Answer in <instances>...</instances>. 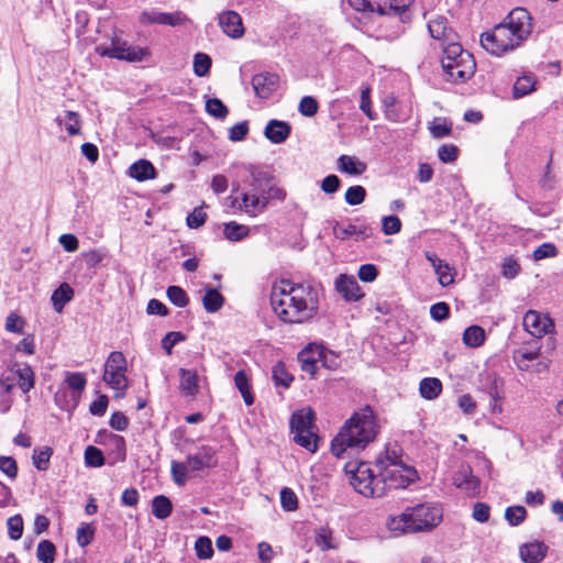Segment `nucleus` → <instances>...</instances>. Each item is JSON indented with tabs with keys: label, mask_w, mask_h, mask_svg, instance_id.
I'll return each mask as SVG.
<instances>
[{
	"label": "nucleus",
	"mask_w": 563,
	"mask_h": 563,
	"mask_svg": "<svg viewBox=\"0 0 563 563\" xmlns=\"http://www.w3.org/2000/svg\"><path fill=\"white\" fill-rule=\"evenodd\" d=\"M217 463L216 450L212 446L202 445L196 452L188 454L185 462L173 461L170 474L178 486H184L191 474L212 468Z\"/></svg>",
	"instance_id": "nucleus-6"
},
{
	"label": "nucleus",
	"mask_w": 563,
	"mask_h": 563,
	"mask_svg": "<svg viewBox=\"0 0 563 563\" xmlns=\"http://www.w3.org/2000/svg\"><path fill=\"white\" fill-rule=\"evenodd\" d=\"M526 508L523 506H511L505 511V518L512 527L519 526L526 519Z\"/></svg>",
	"instance_id": "nucleus-51"
},
{
	"label": "nucleus",
	"mask_w": 563,
	"mask_h": 563,
	"mask_svg": "<svg viewBox=\"0 0 563 563\" xmlns=\"http://www.w3.org/2000/svg\"><path fill=\"white\" fill-rule=\"evenodd\" d=\"M419 391L422 398L433 400L441 394L442 383L434 377L423 378L419 384Z\"/></svg>",
	"instance_id": "nucleus-31"
},
{
	"label": "nucleus",
	"mask_w": 563,
	"mask_h": 563,
	"mask_svg": "<svg viewBox=\"0 0 563 563\" xmlns=\"http://www.w3.org/2000/svg\"><path fill=\"white\" fill-rule=\"evenodd\" d=\"M0 471L4 473L10 479H15L18 476V464L11 456H0Z\"/></svg>",
	"instance_id": "nucleus-61"
},
{
	"label": "nucleus",
	"mask_w": 563,
	"mask_h": 563,
	"mask_svg": "<svg viewBox=\"0 0 563 563\" xmlns=\"http://www.w3.org/2000/svg\"><path fill=\"white\" fill-rule=\"evenodd\" d=\"M11 372L14 378H18V386L23 394H27L35 385V375L32 367L27 364L19 366L14 364Z\"/></svg>",
	"instance_id": "nucleus-26"
},
{
	"label": "nucleus",
	"mask_w": 563,
	"mask_h": 563,
	"mask_svg": "<svg viewBox=\"0 0 563 563\" xmlns=\"http://www.w3.org/2000/svg\"><path fill=\"white\" fill-rule=\"evenodd\" d=\"M223 234L229 241L238 242L250 234V228L232 221L224 224Z\"/></svg>",
	"instance_id": "nucleus-37"
},
{
	"label": "nucleus",
	"mask_w": 563,
	"mask_h": 563,
	"mask_svg": "<svg viewBox=\"0 0 563 563\" xmlns=\"http://www.w3.org/2000/svg\"><path fill=\"white\" fill-rule=\"evenodd\" d=\"M223 302L224 298L217 289H206V294L202 297V305L208 312H217L222 308Z\"/></svg>",
	"instance_id": "nucleus-36"
},
{
	"label": "nucleus",
	"mask_w": 563,
	"mask_h": 563,
	"mask_svg": "<svg viewBox=\"0 0 563 563\" xmlns=\"http://www.w3.org/2000/svg\"><path fill=\"white\" fill-rule=\"evenodd\" d=\"M335 288L346 301H357L364 296L353 276L340 275L335 280Z\"/></svg>",
	"instance_id": "nucleus-20"
},
{
	"label": "nucleus",
	"mask_w": 563,
	"mask_h": 563,
	"mask_svg": "<svg viewBox=\"0 0 563 563\" xmlns=\"http://www.w3.org/2000/svg\"><path fill=\"white\" fill-rule=\"evenodd\" d=\"M453 485L468 497H476L481 490V479L474 475L470 465L463 464L453 474Z\"/></svg>",
	"instance_id": "nucleus-13"
},
{
	"label": "nucleus",
	"mask_w": 563,
	"mask_h": 563,
	"mask_svg": "<svg viewBox=\"0 0 563 563\" xmlns=\"http://www.w3.org/2000/svg\"><path fill=\"white\" fill-rule=\"evenodd\" d=\"M379 481L388 489L405 488L417 478V472L407 464H389V467L378 470Z\"/></svg>",
	"instance_id": "nucleus-11"
},
{
	"label": "nucleus",
	"mask_w": 563,
	"mask_h": 563,
	"mask_svg": "<svg viewBox=\"0 0 563 563\" xmlns=\"http://www.w3.org/2000/svg\"><path fill=\"white\" fill-rule=\"evenodd\" d=\"M413 0H347L350 7L356 11L378 12L380 14H399L405 11Z\"/></svg>",
	"instance_id": "nucleus-12"
},
{
	"label": "nucleus",
	"mask_w": 563,
	"mask_h": 563,
	"mask_svg": "<svg viewBox=\"0 0 563 563\" xmlns=\"http://www.w3.org/2000/svg\"><path fill=\"white\" fill-rule=\"evenodd\" d=\"M316 355L318 356V362L328 369H335L339 365L338 356L331 351L316 347Z\"/></svg>",
	"instance_id": "nucleus-52"
},
{
	"label": "nucleus",
	"mask_w": 563,
	"mask_h": 563,
	"mask_svg": "<svg viewBox=\"0 0 563 563\" xmlns=\"http://www.w3.org/2000/svg\"><path fill=\"white\" fill-rule=\"evenodd\" d=\"M66 383L73 390L81 391L85 389L87 380L81 373H68L66 376Z\"/></svg>",
	"instance_id": "nucleus-64"
},
{
	"label": "nucleus",
	"mask_w": 563,
	"mask_h": 563,
	"mask_svg": "<svg viewBox=\"0 0 563 563\" xmlns=\"http://www.w3.org/2000/svg\"><path fill=\"white\" fill-rule=\"evenodd\" d=\"M366 197V190L363 186L355 185L347 188L345 191V202L350 206L361 205Z\"/></svg>",
	"instance_id": "nucleus-48"
},
{
	"label": "nucleus",
	"mask_w": 563,
	"mask_h": 563,
	"mask_svg": "<svg viewBox=\"0 0 563 563\" xmlns=\"http://www.w3.org/2000/svg\"><path fill=\"white\" fill-rule=\"evenodd\" d=\"M442 508L438 504H419L390 518L388 527L391 531L401 533L429 531L442 521Z\"/></svg>",
	"instance_id": "nucleus-4"
},
{
	"label": "nucleus",
	"mask_w": 563,
	"mask_h": 563,
	"mask_svg": "<svg viewBox=\"0 0 563 563\" xmlns=\"http://www.w3.org/2000/svg\"><path fill=\"white\" fill-rule=\"evenodd\" d=\"M166 295L169 301L179 308L186 307L189 302L186 291L179 286H169Z\"/></svg>",
	"instance_id": "nucleus-47"
},
{
	"label": "nucleus",
	"mask_w": 563,
	"mask_h": 563,
	"mask_svg": "<svg viewBox=\"0 0 563 563\" xmlns=\"http://www.w3.org/2000/svg\"><path fill=\"white\" fill-rule=\"evenodd\" d=\"M536 79L532 75H523L519 77L512 88L514 97L521 98L534 90Z\"/></svg>",
	"instance_id": "nucleus-38"
},
{
	"label": "nucleus",
	"mask_w": 563,
	"mask_h": 563,
	"mask_svg": "<svg viewBox=\"0 0 563 563\" xmlns=\"http://www.w3.org/2000/svg\"><path fill=\"white\" fill-rule=\"evenodd\" d=\"M291 132L290 125L285 121L271 120L265 130L264 135L274 144L284 143Z\"/></svg>",
	"instance_id": "nucleus-24"
},
{
	"label": "nucleus",
	"mask_w": 563,
	"mask_h": 563,
	"mask_svg": "<svg viewBox=\"0 0 563 563\" xmlns=\"http://www.w3.org/2000/svg\"><path fill=\"white\" fill-rule=\"evenodd\" d=\"M338 167L342 173L358 176L366 170V164L354 156L341 155L338 158Z\"/></svg>",
	"instance_id": "nucleus-29"
},
{
	"label": "nucleus",
	"mask_w": 563,
	"mask_h": 563,
	"mask_svg": "<svg viewBox=\"0 0 563 563\" xmlns=\"http://www.w3.org/2000/svg\"><path fill=\"white\" fill-rule=\"evenodd\" d=\"M333 233L335 235V238L340 239V240H345L350 236H355L356 240H358L362 235V238L364 236V232L358 230L356 228V225H353V224H347V225H343V224H340L339 222H336L333 227Z\"/></svg>",
	"instance_id": "nucleus-46"
},
{
	"label": "nucleus",
	"mask_w": 563,
	"mask_h": 563,
	"mask_svg": "<svg viewBox=\"0 0 563 563\" xmlns=\"http://www.w3.org/2000/svg\"><path fill=\"white\" fill-rule=\"evenodd\" d=\"M522 323L526 331L534 338H542L553 328L552 320L549 317L533 310L525 314Z\"/></svg>",
	"instance_id": "nucleus-15"
},
{
	"label": "nucleus",
	"mask_w": 563,
	"mask_h": 563,
	"mask_svg": "<svg viewBox=\"0 0 563 563\" xmlns=\"http://www.w3.org/2000/svg\"><path fill=\"white\" fill-rule=\"evenodd\" d=\"M219 25L222 31L232 38H239L244 34L241 16L234 11H227L220 14Z\"/></svg>",
	"instance_id": "nucleus-21"
},
{
	"label": "nucleus",
	"mask_w": 563,
	"mask_h": 563,
	"mask_svg": "<svg viewBox=\"0 0 563 563\" xmlns=\"http://www.w3.org/2000/svg\"><path fill=\"white\" fill-rule=\"evenodd\" d=\"M186 340L185 334L178 331L168 332L162 340V346L168 355L172 354L173 347Z\"/></svg>",
	"instance_id": "nucleus-58"
},
{
	"label": "nucleus",
	"mask_w": 563,
	"mask_h": 563,
	"mask_svg": "<svg viewBox=\"0 0 563 563\" xmlns=\"http://www.w3.org/2000/svg\"><path fill=\"white\" fill-rule=\"evenodd\" d=\"M487 394L490 397L489 408L492 413H501L504 410L503 402L505 399L504 384L501 379L493 377L487 387Z\"/></svg>",
	"instance_id": "nucleus-25"
},
{
	"label": "nucleus",
	"mask_w": 563,
	"mask_h": 563,
	"mask_svg": "<svg viewBox=\"0 0 563 563\" xmlns=\"http://www.w3.org/2000/svg\"><path fill=\"white\" fill-rule=\"evenodd\" d=\"M249 133V124L246 121L234 124L229 130V139L233 142H240L245 139Z\"/></svg>",
	"instance_id": "nucleus-63"
},
{
	"label": "nucleus",
	"mask_w": 563,
	"mask_h": 563,
	"mask_svg": "<svg viewBox=\"0 0 563 563\" xmlns=\"http://www.w3.org/2000/svg\"><path fill=\"white\" fill-rule=\"evenodd\" d=\"M249 177L244 179V184L246 185V190L256 191V192H265V188L268 186L271 181V176L263 168L250 165L247 167Z\"/></svg>",
	"instance_id": "nucleus-22"
},
{
	"label": "nucleus",
	"mask_w": 563,
	"mask_h": 563,
	"mask_svg": "<svg viewBox=\"0 0 563 563\" xmlns=\"http://www.w3.org/2000/svg\"><path fill=\"white\" fill-rule=\"evenodd\" d=\"M485 331L478 325L466 328L463 333V342L470 347H478L484 343Z\"/></svg>",
	"instance_id": "nucleus-39"
},
{
	"label": "nucleus",
	"mask_w": 563,
	"mask_h": 563,
	"mask_svg": "<svg viewBox=\"0 0 563 563\" xmlns=\"http://www.w3.org/2000/svg\"><path fill=\"white\" fill-rule=\"evenodd\" d=\"M142 24H161L178 26L188 22L187 15L181 11L159 12L156 10L144 11L140 15Z\"/></svg>",
	"instance_id": "nucleus-14"
},
{
	"label": "nucleus",
	"mask_w": 563,
	"mask_h": 563,
	"mask_svg": "<svg viewBox=\"0 0 563 563\" xmlns=\"http://www.w3.org/2000/svg\"><path fill=\"white\" fill-rule=\"evenodd\" d=\"M211 58L205 53H197L194 57V73L198 77L206 76L211 67Z\"/></svg>",
	"instance_id": "nucleus-49"
},
{
	"label": "nucleus",
	"mask_w": 563,
	"mask_h": 563,
	"mask_svg": "<svg viewBox=\"0 0 563 563\" xmlns=\"http://www.w3.org/2000/svg\"><path fill=\"white\" fill-rule=\"evenodd\" d=\"M126 371L128 362L124 354L119 351L111 352L104 363L102 379L114 390L115 398H122L129 388Z\"/></svg>",
	"instance_id": "nucleus-8"
},
{
	"label": "nucleus",
	"mask_w": 563,
	"mask_h": 563,
	"mask_svg": "<svg viewBox=\"0 0 563 563\" xmlns=\"http://www.w3.org/2000/svg\"><path fill=\"white\" fill-rule=\"evenodd\" d=\"M351 486L365 497L378 498L385 495V486L379 481V474L375 475L371 465L360 462L356 465L350 463L345 466Z\"/></svg>",
	"instance_id": "nucleus-7"
},
{
	"label": "nucleus",
	"mask_w": 563,
	"mask_h": 563,
	"mask_svg": "<svg viewBox=\"0 0 563 563\" xmlns=\"http://www.w3.org/2000/svg\"><path fill=\"white\" fill-rule=\"evenodd\" d=\"M196 553L199 559H210L213 554L211 540L207 537H200L195 544Z\"/></svg>",
	"instance_id": "nucleus-56"
},
{
	"label": "nucleus",
	"mask_w": 563,
	"mask_h": 563,
	"mask_svg": "<svg viewBox=\"0 0 563 563\" xmlns=\"http://www.w3.org/2000/svg\"><path fill=\"white\" fill-rule=\"evenodd\" d=\"M96 52L100 56L125 60L130 63L142 62L150 55L147 48L129 45L128 42L114 36L110 46L98 45Z\"/></svg>",
	"instance_id": "nucleus-10"
},
{
	"label": "nucleus",
	"mask_w": 563,
	"mask_h": 563,
	"mask_svg": "<svg viewBox=\"0 0 563 563\" xmlns=\"http://www.w3.org/2000/svg\"><path fill=\"white\" fill-rule=\"evenodd\" d=\"M180 390L187 396H196L199 391V377L196 371L180 368Z\"/></svg>",
	"instance_id": "nucleus-28"
},
{
	"label": "nucleus",
	"mask_w": 563,
	"mask_h": 563,
	"mask_svg": "<svg viewBox=\"0 0 563 563\" xmlns=\"http://www.w3.org/2000/svg\"><path fill=\"white\" fill-rule=\"evenodd\" d=\"M271 305L275 314L286 323H303L318 312L316 289L306 283L282 279L273 285Z\"/></svg>",
	"instance_id": "nucleus-1"
},
{
	"label": "nucleus",
	"mask_w": 563,
	"mask_h": 563,
	"mask_svg": "<svg viewBox=\"0 0 563 563\" xmlns=\"http://www.w3.org/2000/svg\"><path fill=\"white\" fill-rule=\"evenodd\" d=\"M378 422L373 409L366 406L354 412L331 442V452L341 457L349 449H365L378 434Z\"/></svg>",
	"instance_id": "nucleus-3"
},
{
	"label": "nucleus",
	"mask_w": 563,
	"mask_h": 563,
	"mask_svg": "<svg viewBox=\"0 0 563 563\" xmlns=\"http://www.w3.org/2000/svg\"><path fill=\"white\" fill-rule=\"evenodd\" d=\"M129 175L139 181H144L153 179L156 175V170L150 161L139 159L130 166Z\"/></svg>",
	"instance_id": "nucleus-27"
},
{
	"label": "nucleus",
	"mask_w": 563,
	"mask_h": 563,
	"mask_svg": "<svg viewBox=\"0 0 563 563\" xmlns=\"http://www.w3.org/2000/svg\"><path fill=\"white\" fill-rule=\"evenodd\" d=\"M280 505L286 511H295L298 508V498L292 489L284 487L280 490Z\"/></svg>",
	"instance_id": "nucleus-53"
},
{
	"label": "nucleus",
	"mask_w": 563,
	"mask_h": 563,
	"mask_svg": "<svg viewBox=\"0 0 563 563\" xmlns=\"http://www.w3.org/2000/svg\"><path fill=\"white\" fill-rule=\"evenodd\" d=\"M173 510V505L169 498L164 495H158L152 500V514L157 519H166Z\"/></svg>",
	"instance_id": "nucleus-35"
},
{
	"label": "nucleus",
	"mask_w": 563,
	"mask_h": 563,
	"mask_svg": "<svg viewBox=\"0 0 563 563\" xmlns=\"http://www.w3.org/2000/svg\"><path fill=\"white\" fill-rule=\"evenodd\" d=\"M273 380L276 386L288 388L294 380V376L288 373L284 363L278 362L273 367Z\"/></svg>",
	"instance_id": "nucleus-43"
},
{
	"label": "nucleus",
	"mask_w": 563,
	"mask_h": 563,
	"mask_svg": "<svg viewBox=\"0 0 563 563\" xmlns=\"http://www.w3.org/2000/svg\"><path fill=\"white\" fill-rule=\"evenodd\" d=\"M532 32V16L525 8L512 9L504 22L483 33L481 44L492 55L501 56L528 40Z\"/></svg>",
	"instance_id": "nucleus-2"
},
{
	"label": "nucleus",
	"mask_w": 563,
	"mask_h": 563,
	"mask_svg": "<svg viewBox=\"0 0 563 563\" xmlns=\"http://www.w3.org/2000/svg\"><path fill=\"white\" fill-rule=\"evenodd\" d=\"M313 421L314 412L310 408L294 412L290 419V429L294 433V441L309 452H316L318 448V437L313 431Z\"/></svg>",
	"instance_id": "nucleus-9"
},
{
	"label": "nucleus",
	"mask_w": 563,
	"mask_h": 563,
	"mask_svg": "<svg viewBox=\"0 0 563 563\" xmlns=\"http://www.w3.org/2000/svg\"><path fill=\"white\" fill-rule=\"evenodd\" d=\"M53 455V449L51 446H43L42 449H35L32 455V462L36 470L46 471L49 466V460Z\"/></svg>",
	"instance_id": "nucleus-42"
},
{
	"label": "nucleus",
	"mask_w": 563,
	"mask_h": 563,
	"mask_svg": "<svg viewBox=\"0 0 563 563\" xmlns=\"http://www.w3.org/2000/svg\"><path fill=\"white\" fill-rule=\"evenodd\" d=\"M56 123L64 125L68 135H78L81 130V119L78 112L65 111L64 117H57Z\"/></svg>",
	"instance_id": "nucleus-30"
},
{
	"label": "nucleus",
	"mask_w": 563,
	"mask_h": 563,
	"mask_svg": "<svg viewBox=\"0 0 563 563\" xmlns=\"http://www.w3.org/2000/svg\"><path fill=\"white\" fill-rule=\"evenodd\" d=\"M74 297L73 288L67 284L63 283L52 294L51 300L53 302L54 309L57 312H62L64 306L69 302Z\"/></svg>",
	"instance_id": "nucleus-32"
},
{
	"label": "nucleus",
	"mask_w": 563,
	"mask_h": 563,
	"mask_svg": "<svg viewBox=\"0 0 563 563\" xmlns=\"http://www.w3.org/2000/svg\"><path fill=\"white\" fill-rule=\"evenodd\" d=\"M441 65L446 80L456 84L465 82L472 78L476 68L473 55L464 51L457 42H451L443 46Z\"/></svg>",
	"instance_id": "nucleus-5"
},
{
	"label": "nucleus",
	"mask_w": 563,
	"mask_h": 563,
	"mask_svg": "<svg viewBox=\"0 0 563 563\" xmlns=\"http://www.w3.org/2000/svg\"><path fill=\"white\" fill-rule=\"evenodd\" d=\"M279 77L273 73L256 74L252 78V86L257 97L266 99L278 88Z\"/></svg>",
	"instance_id": "nucleus-18"
},
{
	"label": "nucleus",
	"mask_w": 563,
	"mask_h": 563,
	"mask_svg": "<svg viewBox=\"0 0 563 563\" xmlns=\"http://www.w3.org/2000/svg\"><path fill=\"white\" fill-rule=\"evenodd\" d=\"M95 530L90 525L82 523L77 529V542L80 547L88 545L93 539Z\"/></svg>",
	"instance_id": "nucleus-62"
},
{
	"label": "nucleus",
	"mask_w": 563,
	"mask_h": 563,
	"mask_svg": "<svg viewBox=\"0 0 563 563\" xmlns=\"http://www.w3.org/2000/svg\"><path fill=\"white\" fill-rule=\"evenodd\" d=\"M401 221L396 216H387L382 219V230L386 235H393L400 231Z\"/></svg>",
	"instance_id": "nucleus-60"
},
{
	"label": "nucleus",
	"mask_w": 563,
	"mask_h": 563,
	"mask_svg": "<svg viewBox=\"0 0 563 563\" xmlns=\"http://www.w3.org/2000/svg\"><path fill=\"white\" fill-rule=\"evenodd\" d=\"M428 30L432 38L440 42V46H446L451 42H456V34L449 26L446 18L437 15L428 21Z\"/></svg>",
	"instance_id": "nucleus-16"
},
{
	"label": "nucleus",
	"mask_w": 563,
	"mask_h": 563,
	"mask_svg": "<svg viewBox=\"0 0 563 563\" xmlns=\"http://www.w3.org/2000/svg\"><path fill=\"white\" fill-rule=\"evenodd\" d=\"M234 383H235L236 388L240 390V393H241V395H242V397L244 399V402L247 406L253 405L254 397H253L252 391H251V387H250V383H249V377H247V375H246V373L244 371H239L235 374Z\"/></svg>",
	"instance_id": "nucleus-40"
},
{
	"label": "nucleus",
	"mask_w": 563,
	"mask_h": 563,
	"mask_svg": "<svg viewBox=\"0 0 563 563\" xmlns=\"http://www.w3.org/2000/svg\"><path fill=\"white\" fill-rule=\"evenodd\" d=\"M85 463L91 467H100L104 464V457L96 446L89 445L85 451Z\"/></svg>",
	"instance_id": "nucleus-54"
},
{
	"label": "nucleus",
	"mask_w": 563,
	"mask_h": 563,
	"mask_svg": "<svg viewBox=\"0 0 563 563\" xmlns=\"http://www.w3.org/2000/svg\"><path fill=\"white\" fill-rule=\"evenodd\" d=\"M206 111L217 119H224L229 112L224 103L218 98H211L206 101Z\"/></svg>",
	"instance_id": "nucleus-50"
},
{
	"label": "nucleus",
	"mask_w": 563,
	"mask_h": 563,
	"mask_svg": "<svg viewBox=\"0 0 563 563\" xmlns=\"http://www.w3.org/2000/svg\"><path fill=\"white\" fill-rule=\"evenodd\" d=\"M391 463L406 464L402 460V455L400 454V450L396 446L386 449L385 455L377 459L376 467L377 470L389 467V464Z\"/></svg>",
	"instance_id": "nucleus-44"
},
{
	"label": "nucleus",
	"mask_w": 563,
	"mask_h": 563,
	"mask_svg": "<svg viewBox=\"0 0 563 563\" xmlns=\"http://www.w3.org/2000/svg\"><path fill=\"white\" fill-rule=\"evenodd\" d=\"M55 545L48 540H43L36 549V556L42 563H53L55 559Z\"/></svg>",
	"instance_id": "nucleus-45"
},
{
	"label": "nucleus",
	"mask_w": 563,
	"mask_h": 563,
	"mask_svg": "<svg viewBox=\"0 0 563 563\" xmlns=\"http://www.w3.org/2000/svg\"><path fill=\"white\" fill-rule=\"evenodd\" d=\"M424 256L433 267L441 286L446 287L454 283L455 272L453 267H451L446 262L439 258V256L435 253L426 252Z\"/></svg>",
	"instance_id": "nucleus-19"
},
{
	"label": "nucleus",
	"mask_w": 563,
	"mask_h": 563,
	"mask_svg": "<svg viewBox=\"0 0 563 563\" xmlns=\"http://www.w3.org/2000/svg\"><path fill=\"white\" fill-rule=\"evenodd\" d=\"M24 324L25 321L22 317L15 312H11L5 319L4 329L8 332L21 334L23 333Z\"/></svg>",
	"instance_id": "nucleus-55"
},
{
	"label": "nucleus",
	"mask_w": 563,
	"mask_h": 563,
	"mask_svg": "<svg viewBox=\"0 0 563 563\" xmlns=\"http://www.w3.org/2000/svg\"><path fill=\"white\" fill-rule=\"evenodd\" d=\"M314 541L321 551L336 549V543L333 539V532L328 527H321L317 529Z\"/></svg>",
	"instance_id": "nucleus-41"
},
{
	"label": "nucleus",
	"mask_w": 563,
	"mask_h": 563,
	"mask_svg": "<svg viewBox=\"0 0 563 563\" xmlns=\"http://www.w3.org/2000/svg\"><path fill=\"white\" fill-rule=\"evenodd\" d=\"M540 354V347H522L515 354V362L519 369L521 371H528L530 369V362L536 361L539 357Z\"/></svg>",
	"instance_id": "nucleus-33"
},
{
	"label": "nucleus",
	"mask_w": 563,
	"mask_h": 563,
	"mask_svg": "<svg viewBox=\"0 0 563 563\" xmlns=\"http://www.w3.org/2000/svg\"><path fill=\"white\" fill-rule=\"evenodd\" d=\"M266 200L264 192L244 190L241 192V202L239 209L250 217L254 218L266 210Z\"/></svg>",
	"instance_id": "nucleus-17"
},
{
	"label": "nucleus",
	"mask_w": 563,
	"mask_h": 563,
	"mask_svg": "<svg viewBox=\"0 0 563 563\" xmlns=\"http://www.w3.org/2000/svg\"><path fill=\"white\" fill-rule=\"evenodd\" d=\"M318 109L317 100L310 96L303 97L298 107V111L305 117H313L318 112Z\"/></svg>",
	"instance_id": "nucleus-59"
},
{
	"label": "nucleus",
	"mask_w": 563,
	"mask_h": 563,
	"mask_svg": "<svg viewBox=\"0 0 563 563\" xmlns=\"http://www.w3.org/2000/svg\"><path fill=\"white\" fill-rule=\"evenodd\" d=\"M548 547L541 541H533L520 547V558L525 563H540L547 555Z\"/></svg>",
	"instance_id": "nucleus-23"
},
{
	"label": "nucleus",
	"mask_w": 563,
	"mask_h": 563,
	"mask_svg": "<svg viewBox=\"0 0 563 563\" xmlns=\"http://www.w3.org/2000/svg\"><path fill=\"white\" fill-rule=\"evenodd\" d=\"M301 369L308 373L311 377L316 376L318 368V356L316 355V349L302 351L298 355Z\"/></svg>",
	"instance_id": "nucleus-34"
},
{
	"label": "nucleus",
	"mask_w": 563,
	"mask_h": 563,
	"mask_svg": "<svg viewBox=\"0 0 563 563\" xmlns=\"http://www.w3.org/2000/svg\"><path fill=\"white\" fill-rule=\"evenodd\" d=\"M8 533L12 540H19L23 533V520L20 515H15L8 519Z\"/></svg>",
	"instance_id": "nucleus-57"
}]
</instances>
